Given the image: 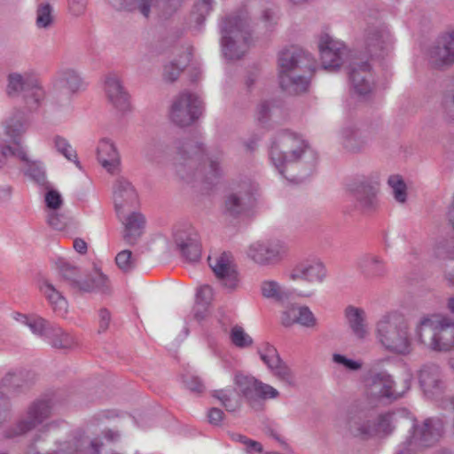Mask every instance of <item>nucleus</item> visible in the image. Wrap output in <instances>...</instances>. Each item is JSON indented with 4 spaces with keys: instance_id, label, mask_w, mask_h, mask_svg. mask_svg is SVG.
Wrapping results in <instances>:
<instances>
[{
    "instance_id": "obj_43",
    "label": "nucleus",
    "mask_w": 454,
    "mask_h": 454,
    "mask_svg": "<svg viewBox=\"0 0 454 454\" xmlns=\"http://www.w3.org/2000/svg\"><path fill=\"white\" fill-rule=\"evenodd\" d=\"M213 0H200L195 5L191 14V22L196 31H200L204 24L206 16L212 9Z\"/></svg>"
},
{
    "instance_id": "obj_29",
    "label": "nucleus",
    "mask_w": 454,
    "mask_h": 454,
    "mask_svg": "<svg viewBox=\"0 0 454 454\" xmlns=\"http://www.w3.org/2000/svg\"><path fill=\"white\" fill-rule=\"evenodd\" d=\"M345 318L353 333L359 340H365L370 335L367 313L360 307L348 306L344 311Z\"/></svg>"
},
{
    "instance_id": "obj_58",
    "label": "nucleus",
    "mask_w": 454,
    "mask_h": 454,
    "mask_svg": "<svg viewBox=\"0 0 454 454\" xmlns=\"http://www.w3.org/2000/svg\"><path fill=\"white\" fill-rule=\"evenodd\" d=\"M111 315L106 309H101L98 312L99 332H105L110 325Z\"/></svg>"
},
{
    "instance_id": "obj_61",
    "label": "nucleus",
    "mask_w": 454,
    "mask_h": 454,
    "mask_svg": "<svg viewBox=\"0 0 454 454\" xmlns=\"http://www.w3.org/2000/svg\"><path fill=\"white\" fill-rule=\"evenodd\" d=\"M17 382H18L17 375L14 373H8L7 375H5L3 378L2 381H1V385L4 388H10V387L18 386Z\"/></svg>"
},
{
    "instance_id": "obj_8",
    "label": "nucleus",
    "mask_w": 454,
    "mask_h": 454,
    "mask_svg": "<svg viewBox=\"0 0 454 454\" xmlns=\"http://www.w3.org/2000/svg\"><path fill=\"white\" fill-rule=\"evenodd\" d=\"M412 375L407 372L403 377V385L398 387L392 376L387 372L372 373L364 380V393L370 399H397L411 387Z\"/></svg>"
},
{
    "instance_id": "obj_6",
    "label": "nucleus",
    "mask_w": 454,
    "mask_h": 454,
    "mask_svg": "<svg viewBox=\"0 0 454 454\" xmlns=\"http://www.w3.org/2000/svg\"><path fill=\"white\" fill-rule=\"evenodd\" d=\"M411 428L397 446L395 454H417L420 450L435 443L441 437L442 423L437 419H427L419 424L411 418Z\"/></svg>"
},
{
    "instance_id": "obj_10",
    "label": "nucleus",
    "mask_w": 454,
    "mask_h": 454,
    "mask_svg": "<svg viewBox=\"0 0 454 454\" xmlns=\"http://www.w3.org/2000/svg\"><path fill=\"white\" fill-rule=\"evenodd\" d=\"M317 46L324 69H339L346 63L350 55V51L345 43L328 33L320 35Z\"/></svg>"
},
{
    "instance_id": "obj_56",
    "label": "nucleus",
    "mask_w": 454,
    "mask_h": 454,
    "mask_svg": "<svg viewBox=\"0 0 454 454\" xmlns=\"http://www.w3.org/2000/svg\"><path fill=\"white\" fill-rule=\"evenodd\" d=\"M181 71L182 67L179 65L174 62L167 64L163 68L162 74L164 81L168 82H175L179 77Z\"/></svg>"
},
{
    "instance_id": "obj_52",
    "label": "nucleus",
    "mask_w": 454,
    "mask_h": 454,
    "mask_svg": "<svg viewBox=\"0 0 454 454\" xmlns=\"http://www.w3.org/2000/svg\"><path fill=\"white\" fill-rule=\"evenodd\" d=\"M358 138V129L354 126H347L340 131V142L346 147H352Z\"/></svg>"
},
{
    "instance_id": "obj_49",
    "label": "nucleus",
    "mask_w": 454,
    "mask_h": 454,
    "mask_svg": "<svg viewBox=\"0 0 454 454\" xmlns=\"http://www.w3.org/2000/svg\"><path fill=\"white\" fill-rule=\"evenodd\" d=\"M256 387H254V397L262 399H276L279 395V392L271 385L263 383L257 380Z\"/></svg>"
},
{
    "instance_id": "obj_53",
    "label": "nucleus",
    "mask_w": 454,
    "mask_h": 454,
    "mask_svg": "<svg viewBox=\"0 0 454 454\" xmlns=\"http://www.w3.org/2000/svg\"><path fill=\"white\" fill-rule=\"evenodd\" d=\"M207 180L216 178L220 175L219 162L216 160L207 158L203 160L202 170Z\"/></svg>"
},
{
    "instance_id": "obj_27",
    "label": "nucleus",
    "mask_w": 454,
    "mask_h": 454,
    "mask_svg": "<svg viewBox=\"0 0 454 454\" xmlns=\"http://www.w3.org/2000/svg\"><path fill=\"white\" fill-rule=\"evenodd\" d=\"M116 215L124 227L123 239L129 244L136 243L143 233L145 223L144 215L134 209L123 211L122 214L120 212Z\"/></svg>"
},
{
    "instance_id": "obj_25",
    "label": "nucleus",
    "mask_w": 454,
    "mask_h": 454,
    "mask_svg": "<svg viewBox=\"0 0 454 454\" xmlns=\"http://www.w3.org/2000/svg\"><path fill=\"white\" fill-rule=\"evenodd\" d=\"M113 200L116 214L134 209L138 204V196L133 185L126 179H118L113 190Z\"/></svg>"
},
{
    "instance_id": "obj_45",
    "label": "nucleus",
    "mask_w": 454,
    "mask_h": 454,
    "mask_svg": "<svg viewBox=\"0 0 454 454\" xmlns=\"http://www.w3.org/2000/svg\"><path fill=\"white\" fill-rule=\"evenodd\" d=\"M230 340L233 346L239 348H248L253 346V338L240 325H233L230 330Z\"/></svg>"
},
{
    "instance_id": "obj_23",
    "label": "nucleus",
    "mask_w": 454,
    "mask_h": 454,
    "mask_svg": "<svg viewBox=\"0 0 454 454\" xmlns=\"http://www.w3.org/2000/svg\"><path fill=\"white\" fill-rule=\"evenodd\" d=\"M114 4L124 11H138L147 17L152 9L161 6L166 12L176 10L184 0H113Z\"/></svg>"
},
{
    "instance_id": "obj_11",
    "label": "nucleus",
    "mask_w": 454,
    "mask_h": 454,
    "mask_svg": "<svg viewBox=\"0 0 454 454\" xmlns=\"http://www.w3.org/2000/svg\"><path fill=\"white\" fill-rule=\"evenodd\" d=\"M256 352L268 370L283 384L294 387L297 383L294 371L281 359L277 348L263 341L257 346Z\"/></svg>"
},
{
    "instance_id": "obj_14",
    "label": "nucleus",
    "mask_w": 454,
    "mask_h": 454,
    "mask_svg": "<svg viewBox=\"0 0 454 454\" xmlns=\"http://www.w3.org/2000/svg\"><path fill=\"white\" fill-rule=\"evenodd\" d=\"M201 113V100L197 94L183 92L171 104L169 117L179 126L191 124Z\"/></svg>"
},
{
    "instance_id": "obj_24",
    "label": "nucleus",
    "mask_w": 454,
    "mask_h": 454,
    "mask_svg": "<svg viewBox=\"0 0 454 454\" xmlns=\"http://www.w3.org/2000/svg\"><path fill=\"white\" fill-rule=\"evenodd\" d=\"M417 376L420 388L428 398H432L442 392L443 382L438 365L425 364L418 371Z\"/></svg>"
},
{
    "instance_id": "obj_47",
    "label": "nucleus",
    "mask_w": 454,
    "mask_h": 454,
    "mask_svg": "<svg viewBox=\"0 0 454 454\" xmlns=\"http://www.w3.org/2000/svg\"><path fill=\"white\" fill-rule=\"evenodd\" d=\"M287 322H296L295 325L306 328H314L317 325V319L312 310L306 305L301 306L299 317H288Z\"/></svg>"
},
{
    "instance_id": "obj_54",
    "label": "nucleus",
    "mask_w": 454,
    "mask_h": 454,
    "mask_svg": "<svg viewBox=\"0 0 454 454\" xmlns=\"http://www.w3.org/2000/svg\"><path fill=\"white\" fill-rule=\"evenodd\" d=\"M301 305L292 303L286 306L280 314V322L285 326H291L295 325L296 322H287L288 317H299V309Z\"/></svg>"
},
{
    "instance_id": "obj_31",
    "label": "nucleus",
    "mask_w": 454,
    "mask_h": 454,
    "mask_svg": "<svg viewBox=\"0 0 454 454\" xmlns=\"http://www.w3.org/2000/svg\"><path fill=\"white\" fill-rule=\"evenodd\" d=\"M43 188L44 189V203L49 211L47 222L52 227L59 229L61 227V219L58 211L63 205V197L60 192L51 183Z\"/></svg>"
},
{
    "instance_id": "obj_50",
    "label": "nucleus",
    "mask_w": 454,
    "mask_h": 454,
    "mask_svg": "<svg viewBox=\"0 0 454 454\" xmlns=\"http://www.w3.org/2000/svg\"><path fill=\"white\" fill-rule=\"evenodd\" d=\"M117 267L124 271H129L135 267V258L131 251L125 249L119 252L115 256Z\"/></svg>"
},
{
    "instance_id": "obj_7",
    "label": "nucleus",
    "mask_w": 454,
    "mask_h": 454,
    "mask_svg": "<svg viewBox=\"0 0 454 454\" xmlns=\"http://www.w3.org/2000/svg\"><path fill=\"white\" fill-rule=\"evenodd\" d=\"M221 47L227 59L241 58L250 46L247 22L239 16L225 19L221 25Z\"/></svg>"
},
{
    "instance_id": "obj_64",
    "label": "nucleus",
    "mask_w": 454,
    "mask_h": 454,
    "mask_svg": "<svg viewBox=\"0 0 454 454\" xmlns=\"http://www.w3.org/2000/svg\"><path fill=\"white\" fill-rule=\"evenodd\" d=\"M444 107L447 112H451L454 107V94L444 101Z\"/></svg>"
},
{
    "instance_id": "obj_34",
    "label": "nucleus",
    "mask_w": 454,
    "mask_h": 454,
    "mask_svg": "<svg viewBox=\"0 0 454 454\" xmlns=\"http://www.w3.org/2000/svg\"><path fill=\"white\" fill-rule=\"evenodd\" d=\"M259 292L263 299L274 302H282L289 296L285 286L273 278L262 279L259 284Z\"/></svg>"
},
{
    "instance_id": "obj_17",
    "label": "nucleus",
    "mask_w": 454,
    "mask_h": 454,
    "mask_svg": "<svg viewBox=\"0 0 454 454\" xmlns=\"http://www.w3.org/2000/svg\"><path fill=\"white\" fill-rule=\"evenodd\" d=\"M172 239L182 254L190 262H198L201 255L200 236L191 224L177 225L173 229Z\"/></svg>"
},
{
    "instance_id": "obj_12",
    "label": "nucleus",
    "mask_w": 454,
    "mask_h": 454,
    "mask_svg": "<svg viewBox=\"0 0 454 454\" xmlns=\"http://www.w3.org/2000/svg\"><path fill=\"white\" fill-rule=\"evenodd\" d=\"M51 406L48 401L36 400L30 403L24 414L13 424L7 432L8 437L27 434L50 417Z\"/></svg>"
},
{
    "instance_id": "obj_26",
    "label": "nucleus",
    "mask_w": 454,
    "mask_h": 454,
    "mask_svg": "<svg viewBox=\"0 0 454 454\" xmlns=\"http://www.w3.org/2000/svg\"><path fill=\"white\" fill-rule=\"evenodd\" d=\"M429 60L436 67L454 62V31L439 37L436 44L429 51Z\"/></svg>"
},
{
    "instance_id": "obj_38",
    "label": "nucleus",
    "mask_w": 454,
    "mask_h": 454,
    "mask_svg": "<svg viewBox=\"0 0 454 454\" xmlns=\"http://www.w3.org/2000/svg\"><path fill=\"white\" fill-rule=\"evenodd\" d=\"M212 396L219 401L228 411H237L241 404V396L234 388L227 387L214 390Z\"/></svg>"
},
{
    "instance_id": "obj_44",
    "label": "nucleus",
    "mask_w": 454,
    "mask_h": 454,
    "mask_svg": "<svg viewBox=\"0 0 454 454\" xmlns=\"http://www.w3.org/2000/svg\"><path fill=\"white\" fill-rule=\"evenodd\" d=\"M332 362L337 368L349 372H356L363 368L361 359L351 358L339 352L333 353Z\"/></svg>"
},
{
    "instance_id": "obj_16",
    "label": "nucleus",
    "mask_w": 454,
    "mask_h": 454,
    "mask_svg": "<svg viewBox=\"0 0 454 454\" xmlns=\"http://www.w3.org/2000/svg\"><path fill=\"white\" fill-rule=\"evenodd\" d=\"M17 157L23 163L25 176L34 180L38 185L43 187L50 182L47 180L46 168L42 160L32 159L26 147H18L14 151L5 149V153L0 154V168H4L10 157Z\"/></svg>"
},
{
    "instance_id": "obj_37",
    "label": "nucleus",
    "mask_w": 454,
    "mask_h": 454,
    "mask_svg": "<svg viewBox=\"0 0 454 454\" xmlns=\"http://www.w3.org/2000/svg\"><path fill=\"white\" fill-rule=\"evenodd\" d=\"M56 82L65 85L70 91L76 92L84 90L86 82L80 73L74 68H62L55 77Z\"/></svg>"
},
{
    "instance_id": "obj_48",
    "label": "nucleus",
    "mask_w": 454,
    "mask_h": 454,
    "mask_svg": "<svg viewBox=\"0 0 454 454\" xmlns=\"http://www.w3.org/2000/svg\"><path fill=\"white\" fill-rule=\"evenodd\" d=\"M372 47L380 51H388L393 44V37L387 30L377 32L371 38Z\"/></svg>"
},
{
    "instance_id": "obj_3",
    "label": "nucleus",
    "mask_w": 454,
    "mask_h": 454,
    "mask_svg": "<svg viewBox=\"0 0 454 454\" xmlns=\"http://www.w3.org/2000/svg\"><path fill=\"white\" fill-rule=\"evenodd\" d=\"M375 336L386 349L395 354L407 355L412 349L408 321L397 310L380 315L375 324Z\"/></svg>"
},
{
    "instance_id": "obj_4",
    "label": "nucleus",
    "mask_w": 454,
    "mask_h": 454,
    "mask_svg": "<svg viewBox=\"0 0 454 454\" xmlns=\"http://www.w3.org/2000/svg\"><path fill=\"white\" fill-rule=\"evenodd\" d=\"M415 339L431 350L450 351L454 348V320L442 314L423 316L416 325Z\"/></svg>"
},
{
    "instance_id": "obj_28",
    "label": "nucleus",
    "mask_w": 454,
    "mask_h": 454,
    "mask_svg": "<svg viewBox=\"0 0 454 454\" xmlns=\"http://www.w3.org/2000/svg\"><path fill=\"white\" fill-rule=\"evenodd\" d=\"M96 156L99 164L109 173H114L120 165L121 159L114 143L107 137L98 140L96 146Z\"/></svg>"
},
{
    "instance_id": "obj_5",
    "label": "nucleus",
    "mask_w": 454,
    "mask_h": 454,
    "mask_svg": "<svg viewBox=\"0 0 454 454\" xmlns=\"http://www.w3.org/2000/svg\"><path fill=\"white\" fill-rule=\"evenodd\" d=\"M6 92L11 97L23 94L25 103L30 110L38 109L46 95L37 73L33 69L9 73Z\"/></svg>"
},
{
    "instance_id": "obj_59",
    "label": "nucleus",
    "mask_w": 454,
    "mask_h": 454,
    "mask_svg": "<svg viewBox=\"0 0 454 454\" xmlns=\"http://www.w3.org/2000/svg\"><path fill=\"white\" fill-rule=\"evenodd\" d=\"M270 105L268 102H262L257 106L256 116L260 121H264L270 113Z\"/></svg>"
},
{
    "instance_id": "obj_55",
    "label": "nucleus",
    "mask_w": 454,
    "mask_h": 454,
    "mask_svg": "<svg viewBox=\"0 0 454 454\" xmlns=\"http://www.w3.org/2000/svg\"><path fill=\"white\" fill-rule=\"evenodd\" d=\"M214 292L211 286H202L197 290L196 294V301L197 306L201 305L204 307L205 305L210 303L213 300Z\"/></svg>"
},
{
    "instance_id": "obj_62",
    "label": "nucleus",
    "mask_w": 454,
    "mask_h": 454,
    "mask_svg": "<svg viewBox=\"0 0 454 454\" xmlns=\"http://www.w3.org/2000/svg\"><path fill=\"white\" fill-rule=\"evenodd\" d=\"M73 247L81 254H86L88 250L87 243L82 239H75L73 242Z\"/></svg>"
},
{
    "instance_id": "obj_30",
    "label": "nucleus",
    "mask_w": 454,
    "mask_h": 454,
    "mask_svg": "<svg viewBox=\"0 0 454 454\" xmlns=\"http://www.w3.org/2000/svg\"><path fill=\"white\" fill-rule=\"evenodd\" d=\"M12 318L20 325L28 327L33 334L42 338L46 342L49 337H51V333L55 325L37 315L14 312L12 313Z\"/></svg>"
},
{
    "instance_id": "obj_40",
    "label": "nucleus",
    "mask_w": 454,
    "mask_h": 454,
    "mask_svg": "<svg viewBox=\"0 0 454 454\" xmlns=\"http://www.w3.org/2000/svg\"><path fill=\"white\" fill-rule=\"evenodd\" d=\"M233 384L235 388L241 395L247 398L254 397V387H256L257 379L250 374L243 372H236L233 374Z\"/></svg>"
},
{
    "instance_id": "obj_18",
    "label": "nucleus",
    "mask_w": 454,
    "mask_h": 454,
    "mask_svg": "<svg viewBox=\"0 0 454 454\" xmlns=\"http://www.w3.org/2000/svg\"><path fill=\"white\" fill-rule=\"evenodd\" d=\"M55 264L64 278L70 279L80 289L85 292L104 290L107 287L108 279L100 271H95L88 279L74 278L78 269L71 265L66 258L58 257Z\"/></svg>"
},
{
    "instance_id": "obj_19",
    "label": "nucleus",
    "mask_w": 454,
    "mask_h": 454,
    "mask_svg": "<svg viewBox=\"0 0 454 454\" xmlns=\"http://www.w3.org/2000/svg\"><path fill=\"white\" fill-rule=\"evenodd\" d=\"M208 262L215 277L225 288L235 290L239 287L240 282L239 273L229 254L210 255Z\"/></svg>"
},
{
    "instance_id": "obj_39",
    "label": "nucleus",
    "mask_w": 454,
    "mask_h": 454,
    "mask_svg": "<svg viewBox=\"0 0 454 454\" xmlns=\"http://www.w3.org/2000/svg\"><path fill=\"white\" fill-rule=\"evenodd\" d=\"M47 342L56 348L69 349L76 345L77 340L71 333L54 325Z\"/></svg>"
},
{
    "instance_id": "obj_42",
    "label": "nucleus",
    "mask_w": 454,
    "mask_h": 454,
    "mask_svg": "<svg viewBox=\"0 0 454 454\" xmlns=\"http://www.w3.org/2000/svg\"><path fill=\"white\" fill-rule=\"evenodd\" d=\"M387 183L395 200L399 204L406 203L408 200V188L403 176L397 174L390 175Z\"/></svg>"
},
{
    "instance_id": "obj_21",
    "label": "nucleus",
    "mask_w": 454,
    "mask_h": 454,
    "mask_svg": "<svg viewBox=\"0 0 454 454\" xmlns=\"http://www.w3.org/2000/svg\"><path fill=\"white\" fill-rule=\"evenodd\" d=\"M349 79L354 91L360 96H365L378 90L380 85L375 82L373 74L367 63H352Z\"/></svg>"
},
{
    "instance_id": "obj_32",
    "label": "nucleus",
    "mask_w": 454,
    "mask_h": 454,
    "mask_svg": "<svg viewBox=\"0 0 454 454\" xmlns=\"http://www.w3.org/2000/svg\"><path fill=\"white\" fill-rule=\"evenodd\" d=\"M349 190L354 192L363 208L371 210L377 207L379 204L377 194L372 186L370 185V181L367 177L357 179L349 185Z\"/></svg>"
},
{
    "instance_id": "obj_9",
    "label": "nucleus",
    "mask_w": 454,
    "mask_h": 454,
    "mask_svg": "<svg viewBox=\"0 0 454 454\" xmlns=\"http://www.w3.org/2000/svg\"><path fill=\"white\" fill-rule=\"evenodd\" d=\"M246 254L260 267L273 266L286 258L287 247L282 239L265 238L251 242L246 249Z\"/></svg>"
},
{
    "instance_id": "obj_36",
    "label": "nucleus",
    "mask_w": 454,
    "mask_h": 454,
    "mask_svg": "<svg viewBox=\"0 0 454 454\" xmlns=\"http://www.w3.org/2000/svg\"><path fill=\"white\" fill-rule=\"evenodd\" d=\"M250 200L251 195L243 188L237 192H231L225 197L224 212L230 215H238L244 210L246 203Z\"/></svg>"
},
{
    "instance_id": "obj_20",
    "label": "nucleus",
    "mask_w": 454,
    "mask_h": 454,
    "mask_svg": "<svg viewBox=\"0 0 454 454\" xmlns=\"http://www.w3.org/2000/svg\"><path fill=\"white\" fill-rule=\"evenodd\" d=\"M103 90L108 103L118 112L130 110L129 95L119 74L109 73L103 78Z\"/></svg>"
},
{
    "instance_id": "obj_1",
    "label": "nucleus",
    "mask_w": 454,
    "mask_h": 454,
    "mask_svg": "<svg viewBox=\"0 0 454 454\" xmlns=\"http://www.w3.org/2000/svg\"><path fill=\"white\" fill-rule=\"evenodd\" d=\"M269 160L282 176L291 182H297L298 178L289 174V171L298 165L313 167L317 161V153L301 134L285 129L278 132L270 142Z\"/></svg>"
},
{
    "instance_id": "obj_60",
    "label": "nucleus",
    "mask_w": 454,
    "mask_h": 454,
    "mask_svg": "<svg viewBox=\"0 0 454 454\" xmlns=\"http://www.w3.org/2000/svg\"><path fill=\"white\" fill-rule=\"evenodd\" d=\"M208 421L213 425H220L223 419V412L217 408H212L207 413Z\"/></svg>"
},
{
    "instance_id": "obj_41",
    "label": "nucleus",
    "mask_w": 454,
    "mask_h": 454,
    "mask_svg": "<svg viewBox=\"0 0 454 454\" xmlns=\"http://www.w3.org/2000/svg\"><path fill=\"white\" fill-rule=\"evenodd\" d=\"M51 144L54 149L62 154L68 161L73 162L79 169L82 168L76 151L67 138L59 135H55L51 137Z\"/></svg>"
},
{
    "instance_id": "obj_22",
    "label": "nucleus",
    "mask_w": 454,
    "mask_h": 454,
    "mask_svg": "<svg viewBox=\"0 0 454 454\" xmlns=\"http://www.w3.org/2000/svg\"><path fill=\"white\" fill-rule=\"evenodd\" d=\"M26 131L24 122L18 117L7 118L0 124V154L5 153V149L14 151L18 147H25L19 140Z\"/></svg>"
},
{
    "instance_id": "obj_57",
    "label": "nucleus",
    "mask_w": 454,
    "mask_h": 454,
    "mask_svg": "<svg viewBox=\"0 0 454 454\" xmlns=\"http://www.w3.org/2000/svg\"><path fill=\"white\" fill-rule=\"evenodd\" d=\"M185 387L191 391L200 393L203 390V384L201 380L196 376H189L184 379Z\"/></svg>"
},
{
    "instance_id": "obj_33",
    "label": "nucleus",
    "mask_w": 454,
    "mask_h": 454,
    "mask_svg": "<svg viewBox=\"0 0 454 454\" xmlns=\"http://www.w3.org/2000/svg\"><path fill=\"white\" fill-rule=\"evenodd\" d=\"M40 292L48 301L51 308L59 317H65L68 311L66 298L51 283L43 281L39 286Z\"/></svg>"
},
{
    "instance_id": "obj_63",
    "label": "nucleus",
    "mask_w": 454,
    "mask_h": 454,
    "mask_svg": "<svg viewBox=\"0 0 454 454\" xmlns=\"http://www.w3.org/2000/svg\"><path fill=\"white\" fill-rule=\"evenodd\" d=\"M12 188L9 185H0V202L6 201L11 198Z\"/></svg>"
},
{
    "instance_id": "obj_2",
    "label": "nucleus",
    "mask_w": 454,
    "mask_h": 454,
    "mask_svg": "<svg viewBox=\"0 0 454 454\" xmlns=\"http://www.w3.org/2000/svg\"><path fill=\"white\" fill-rule=\"evenodd\" d=\"M299 70H317L311 55L298 50L282 51L278 59V78L281 88L288 93L304 92L309 86V78L299 75Z\"/></svg>"
},
{
    "instance_id": "obj_15",
    "label": "nucleus",
    "mask_w": 454,
    "mask_h": 454,
    "mask_svg": "<svg viewBox=\"0 0 454 454\" xmlns=\"http://www.w3.org/2000/svg\"><path fill=\"white\" fill-rule=\"evenodd\" d=\"M401 412H392L380 415L377 421L362 420L360 418H352L348 421L351 434L359 437H370L378 434H386L392 431L394 423L399 421Z\"/></svg>"
},
{
    "instance_id": "obj_13",
    "label": "nucleus",
    "mask_w": 454,
    "mask_h": 454,
    "mask_svg": "<svg viewBox=\"0 0 454 454\" xmlns=\"http://www.w3.org/2000/svg\"><path fill=\"white\" fill-rule=\"evenodd\" d=\"M327 278V269L317 256H309L298 262L287 273L292 282L303 281L310 285H321Z\"/></svg>"
},
{
    "instance_id": "obj_46",
    "label": "nucleus",
    "mask_w": 454,
    "mask_h": 454,
    "mask_svg": "<svg viewBox=\"0 0 454 454\" xmlns=\"http://www.w3.org/2000/svg\"><path fill=\"white\" fill-rule=\"evenodd\" d=\"M54 22V14L51 5L48 3L38 4L35 13V25L38 28H49Z\"/></svg>"
},
{
    "instance_id": "obj_35",
    "label": "nucleus",
    "mask_w": 454,
    "mask_h": 454,
    "mask_svg": "<svg viewBox=\"0 0 454 454\" xmlns=\"http://www.w3.org/2000/svg\"><path fill=\"white\" fill-rule=\"evenodd\" d=\"M357 266L367 278L380 277L386 271V263L383 258L375 254L362 255L357 261Z\"/></svg>"
},
{
    "instance_id": "obj_51",
    "label": "nucleus",
    "mask_w": 454,
    "mask_h": 454,
    "mask_svg": "<svg viewBox=\"0 0 454 454\" xmlns=\"http://www.w3.org/2000/svg\"><path fill=\"white\" fill-rule=\"evenodd\" d=\"M233 439L242 442L245 446V450L248 454H278L277 452H262V447L260 442L247 439L246 436L236 434Z\"/></svg>"
}]
</instances>
